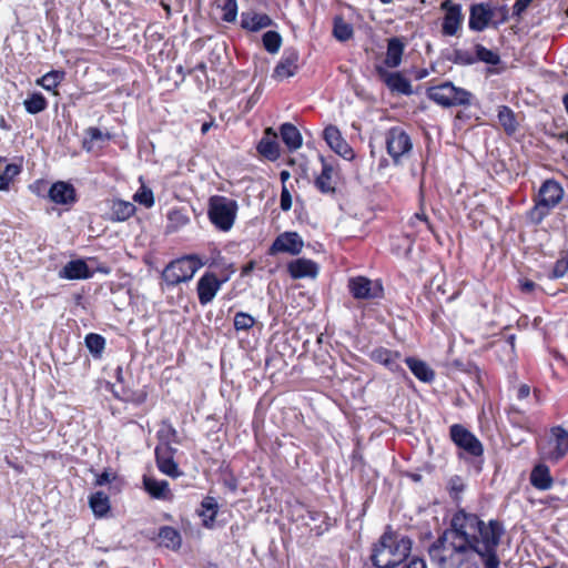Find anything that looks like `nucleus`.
<instances>
[{"mask_svg":"<svg viewBox=\"0 0 568 568\" xmlns=\"http://www.w3.org/2000/svg\"><path fill=\"white\" fill-rule=\"evenodd\" d=\"M455 526L459 527L467 538L469 552H476L485 568H499L500 560L496 554L504 527L498 520L484 523L474 514L464 510L455 515Z\"/></svg>","mask_w":568,"mask_h":568,"instance_id":"nucleus-1","label":"nucleus"},{"mask_svg":"<svg viewBox=\"0 0 568 568\" xmlns=\"http://www.w3.org/2000/svg\"><path fill=\"white\" fill-rule=\"evenodd\" d=\"M467 538L455 526V516L442 536L430 546L432 561L439 568H459L469 557Z\"/></svg>","mask_w":568,"mask_h":568,"instance_id":"nucleus-2","label":"nucleus"},{"mask_svg":"<svg viewBox=\"0 0 568 568\" xmlns=\"http://www.w3.org/2000/svg\"><path fill=\"white\" fill-rule=\"evenodd\" d=\"M412 550V540L402 534L387 530L374 546L372 561L378 568H393L402 564Z\"/></svg>","mask_w":568,"mask_h":568,"instance_id":"nucleus-3","label":"nucleus"},{"mask_svg":"<svg viewBox=\"0 0 568 568\" xmlns=\"http://www.w3.org/2000/svg\"><path fill=\"white\" fill-rule=\"evenodd\" d=\"M564 189L554 180H546L538 192L535 205L529 212V220L539 224L561 202Z\"/></svg>","mask_w":568,"mask_h":568,"instance_id":"nucleus-4","label":"nucleus"},{"mask_svg":"<svg viewBox=\"0 0 568 568\" xmlns=\"http://www.w3.org/2000/svg\"><path fill=\"white\" fill-rule=\"evenodd\" d=\"M237 210V202L226 196L214 195L209 201V219L215 227L223 232L232 229Z\"/></svg>","mask_w":568,"mask_h":568,"instance_id":"nucleus-5","label":"nucleus"},{"mask_svg":"<svg viewBox=\"0 0 568 568\" xmlns=\"http://www.w3.org/2000/svg\"><path fill=\"white\" fill-rule=\"evenodd\" d=\"M202 266L203 263L196 255H186L169 263L162 273V278L166 285L175 286L192 280Z\"/></svg>","mask_w":568,"mask_h":568,"instance_id":"nucleus-6","label":"nucleus"},{"mask_svg":"<svg viewBox=\"0 0 568 568\" xmlns=\"http://www.w3.org/2000/svg\"><path fill=\"white\" fill-rule=\"evenodd\" d=\"M427 95L430 100L443 106L467 105L470 103L471 98L469 91L455 87L452 82L429 88Z\"/></svg>","mask_w":568,"mask_h":568,"instance_id":"nucleus-7","label":"nucleus"},{"mask_svg":"<svg viewBox=\"0 0 568 568\" xmlns=\"http://www.w3.org/2000/svg\"><path fill=\"white\" fill-rule=\"evenodd\" d=\"M386 150L395 164H399L402 158L407 155L412 149L413 143L407 132L399 128H390L385 136Z\"/></svg>","mask_w":568,"mask_h":568,"instance_id":"nucleus-8","label":"nucleus"},{"mask_svg":"<svg viewBox=\"0 0 568 568\" xmlns=\"http://www.w3.org/2000/svg\"><path fill=\"white\" fill-rule=\"evenodd\" d=\"M540 453L544 458L559 460L568 453V432L561 426H555L546 443L540 445Z\"/></svg>","mask_w":568,"mask_h":568,"instance_id":"nucleus-9","label":"nucleus"},{"mask_svg":"<svg viewBox=\"0 0 568 568\" xmlns=\"http://www.w3.org/2000/svg\"><path fill=\"white\" fill-rule=\"evenodd\" d=\"M449 435L453 443L463 450L464 454L471 457H479L484 448L479 439L463 425L454 424L450 426Z\"/></svg>","mask_w":568,"mask_h":568,"instance_id":"nucleus-10","label":"nucleus"},{"mask_svg":"<svg viewBox=\"0 0 568 568\" xmlns=\"http://www.w3.org/2000/svg\"><path fill=\"white\" fill-rule=\"evenodd\" d=\"M440 8L445 13L442 22V33L447 37L456 36L464 21L460 4L454 3L452 0H445Z\"/></svg>","mask_w":568,"mask_h":568,"instance_id":"nucleus-11","label":"nucleus"},{"mask_svg":"<svg viewBox=\"0 0 568 568\" xmlns=\"http://www.w3.org/2000/svg\"><path fill=\"white\" fill-rule=\"evenodd\" d=\"M227 277L219 280L214 273L203 274L197 282V296L202 305H206L213 301Z\"/></svg>","mask_w":568,"mask_h":568,"instance_id":"nucleus-12","label":"nucleus"},{"mask_svg":"<svg viewBox=\"0 0 568 568\" xmlns=\"http://www.w3.org/2000/svg\"><path fill=\"white\" fill-rule=\"evenodd\" d=\"M324 140L328 144V146L342 156L345 160L352 161L355 156V153L351 145L346 142V140L342 136L339 130L334 125H328L325 128Z\"/></svg>","mask_w":568,"mask_h":568,"instance_id":"nucleus-13","label":"nucleus"},{"mask_svg":"<svg viewBox=\"0 0 568 568\" xmlns=\"http://www.w3.org/2000/svg\"><path fill=\"white\" fill-rule=\"evenodd\" d=\"M303 240L296 232H285L280 234L273 242L270 253L298 254L303 248Z\"/></svg>","mask_w":568,"mask_h":568,"instance_id":"nucleus-14","label":"nucleus"},{"mask_svg":"<svg viewBox=\"0 0 568 568\" xmlns=\"http://www.w3.org/2000/svg\"><path fill=\"white\" fill-rule=\"evenodd\" d=\"M376 72L392 92L404 95H410L413 93L409 80L399 72H389L384 67H376Z\"/></svg>","mask_w":568,"mask_h":568,"instance_id":"nucleus-15","label":"nucleus"},{"mask_svg":"<svg viewBox=\"0 0 568 568\" xmlns=\"http://www.w3.org/2000/svg\"><path fill=\"white\" fill-rule=\"evenodd\" d=\"M348 287L355 298H376L383 292V287L378 282H373L363 276L352 278Z\"/></svg>","mask_w":568,"mask_h":568,"instance_id":"nucleus-16","label":"nucleus"},{"mask_svg":"<svg viewBox=\"0 0 568 568\" xmlns=\"http://www.w3.org/2000/svg\"><path fill=\"white\" fill-rule=\"evenodd\" d=\"M298 59L300 54L296 50H285L273 71V78L281 81L293 77L298 69Z\"/></svg>","mask_w":568,"mask_h":568,"instance_id":"nucleus-17","label":"nucleus"},{"mask_svg":"<svg viewBox=\"0 0 568 568\" xmlns=\"http://www.w3.org/2000/svg\"><path fill=\"white\" fill-rule=\"evenodd\" d=\"M156 464L159 469L170 476L178 477L180 475L178 465L173 460V449L168 444H161L155 448Z\"/></svg>","mask_w":568,"mask_h":568,"instance_id":"nucleus-18","label":"nucleus"},{"mask_svg":"<svg viewBox=\"0 0 568 568\" xmlns=\"http://www.w3.org/2000/svg\"><path fill=\"white\" fill-rule=\"evenodd\" d=\"M49 199L60 205L73 204L77 200L75 190L70 183L59 181L51 185Z\"/></svg>","mask_w":568,"mask_h":568,"instance_id":"nucleus-19","label":"nucleus"},{"mask_svg":"<svg viewBox=\"0 0 568 568\" xmlns=\"http://www.w3.org/2000/svg\"><path fill=\"white\" fill-rule=\"evenodd\" d=\"M494 17V10L485 3L474 4L470 9L469 28L475 31L486 29Z\"/></svg>","mask_w":568,"mask_h":568,"instance_id":"nucleus-20","label":"nucleus"},{"mask_svg":"<svg viewBox=\"0 0 568 568\" xmlns=\"http://www.w3.org/2000/svg\"><path fill=\"white\" fill-rule=\"evenodd\" d=\"M369 358L378 364L384 365L392 372H399L400 367V354L393 352L384 347H377L369 354Z\"/></svg>","mask_w":568,"mask_h":568,"instance_id":"nucleus-21","label":"nucleus"},{"mask_svg":"<svg viewBox=\"0 0 568 568\" xmlns=\"http://www.w3.org/2000/svg\"><path fill=\"white\" fill-rule=\"evenodd\" d=\"M287 271L293 278H314L318 273V266L312 260L296 258L288 263Z\"/></svg>","mask_w":568,"mask_h":568,"instance_id":"nucleus-22","label":"nucleus"},{"mask_svg":"<svg viewBox=\"0 0 568 568\" xmlns=\"http://www.w3.org/2000/svg\"><path fill=\"white\" fill-rule=\"evenodd\" d=\"M90 276L91 272L83 260H72L59 271V277L65 280H83Z\"/></svg>","mask_w":568,"mask_h":568,"instance_id":"nucleus-23","label":"nucleus"},{"mask_svg":"<svg viewBox=\"0 0 568 568\" xmlns=\"http://www.w3.org/2000/svg\"><path fill=\"white\" fill-rule=\"evenodd\" d=\"M257 151L271 161L278 159L280 145L277 143V135L271 128L265 130V135L260 141Z\"/></svg>","mask_w":568,"mask_h":568,"instance_id":"nucleus-24","label":"nucleus"},{"mask_svg":"<svg viewBox=\"0 0 568 568\" xmlns=\"http://www.w3.org/2000/svg\"><path fill=\"white\" fill-rule=\"evenodd\" d=\"M322 160V172L315 180L316 187L322 193H334L336 181L334 179L335 170L332 164L327 163L323 158Z\"/></svg>","mask_w":568,"mask_h":568,"instance_id":"nucleus-25","label":"nucleus"},{"mask_svg":"<svg viewBox=\"0 0 568 568\" xmlns=\"http://www.w3.org/2000/svg\"><path fill=\"white\" fill-rule=\"evenodd\" d=\"M404 43L398 38H392L387 42V51L384 63L387 68H397L402 62L404 53Z\"/></svg>","mask_w":568,"mask_h":568,"instance_id":"nucleus-26","label":"nucleus"},{"mask_svg":"<svg viewBox=\"0 0 568 568\" xmlns=\"http://www.w3.org/2000/svg\"><path fill=\"white\" fill-rule=\"evenodd\" d=\"M272 24V20L267 14L247 12L242 14L241 26L250 31H258Z\"/></svg>","mask_w":568,"mask_h":568,"instance_id":"nucleus-27","label":"nucleus"},{"mask_svg":"<svg viewBox=\"0 0 568 568\" xmlns=\"http://www.w3.org/2000/svg\"><path fill=\"white\" fill-rule=\"evenodd\" d=\"M530 483L537 489H549L552 486V477L548 466L544 464L535 466L530 474Z\"/></svg>","mask_w":568,"mask_h":568,"instance_id":"nucleus-28","label":"nucleus"},{"mask_svg":"<svg viewBox=\"0 0 568 568\" xmlns=\"http://www.w3.org/2000/svg\"><path fill=\"white\" fill-rule=\"evenodd\" d=\"M144 489L156 499H168L171 496L169 483L166 480H158L152 477L144 476Z\"/></svg>","mask_w":568,"mask_h":568,"instance_id":"nucleus-29","label":"nucleus"},{"mask_svg":"<svg viewBox=\"0 0 568 568\" xmlns=\"http://www.w3.org/2000/svg\"><path fill=\"white\" fill-rule=\"evenodd\" d=\"M166 233H175L190 223V217L184 209H172L168 212Z\"/></svg>","mask_w":568,"mask_h":568,"instance_id":"nucleus-30","label":"nucleus"},{"mask_svg":"<svg viewBox=\"0 0 568 568\" xmlns=\"http://www.w3.org/2000/svg\"><path fill=\"white\" fill-rule=\"evenodd\" d=\"M135 213L133 203L122 200H114L111 204V220L112 221H126Z\"/></svg>","mask_w":568,"mask_h":568,"instance_id":"nucleus-31","label":"nucleus"},{"mask_svg":"<svg viewBox=\"0 0 568 568\" xmlns=\"http://www.w3.org/2000/svg\"><path fill=\"white\" fill-rule=\"evenodd\" d=\"M281 136L291 151H295L302 145V135L296 126L291 123H284L281 126Z\"/></svg>","mask_w":568,"mask_h":568,"instance_id":"nucleus-32","label":"nucleus"},{"mask_svg":"<svg viewBox=\"0 0 568 568\" xmlns=\"http://www.w3.org/2000/svg\"><path fill=\"white\" fill-rule=\"evenodd\" d=\"M160 544L166 548L176 550L181 547L182 538L180 532L170 526H164L159 530Z\"/></svg>","mask_w":568,"mask_h":568,"instance_id":"nucleus-33","label":"nucleus"},{"mask_svg":"<svg viewBox=\"0 0 568 568\" xmlns=\"http://www.w3.org/2000/svg\"><path fill=\"white\" fill-rule=\"evenodd\" d=\"M405 362L415 377L419 381L427 383L434 379V372L425 362L413 357H407Z\"/></svg>","mask_w":568,"mask_h":568,"instance_id":"nucleus-34","label":"nucleus"},{"mask_svg":"<svg viewBox=\"0 0 568 568\" xmlns=\"http://www.w3.org/2000/svg\"><path fill=\"white\" fill-rule=\"evenodd\" d=\"M23 105L28 113L38 114L47 109L48 101L42 93L33 92L23 101Z\"/></svg>","mask_w":568,"mask_h":568,"instance_id":"nucleus-35","label":"nucleus"},{"mask_svg":"<svg viewBox=\"0 0 568 568\" xmlns=\"http://www.w3.org/2000/svg\"><path fill=\"white\" fill-rule=\"evenodd\" d=\"M200 516L203 517V524L211 527L217 514V503L213 497H206L201 504Z\"/></svg>","mask_w":568,"mask_h":568,"instance_id":"nucleus-36","label":"nucleus"},{"mask_svg":"<svg viewBox=\"0 0 568 568\" xmlns=\"http://www.w3.org/2000/svg\"><path fill=\"white\" fill-rule=\"evenodd\" d=\"M90 507L95 516H104L110 509L109 497L102 493L98 491L90 497Z\"/></svg>","mask_w":568,"mask_h":568,"instance_id":"nucleus-37","label":"nucleus"},{"mask_svg":"<svg viewBox=\"0 0 568 568\" xmlns=\"http://www.w3.org/2000/svg\"><path fill=\"white\" fill-rule=\"evenodd\" d=\"M64 79L63 71H50L37 80V84L47 91H53Z\"/></svg>","mask_w":568,"mask_h":568,"instance_id":"nucleus-38","label":"nucleus"},{"mask_svg":"<svg viewBox=\"0 0 568 568\" xmlns=\"http://www.w3.org/2000/svg\"><path fill=\"white\" fill-rule=\"evenodd\" d=\"M498 120L507 133L511 134L516 131L517 122L515 114L508 106L503 105L499 108Z\"/></svg>","mask_w":568,"mask_h":568,"instance_id":"nucleus-39","label":"nucleus"},{"mask_svg":"<svg viewBox=\"0 0 568 568\" xmlns=\"http://www.w3.org/2000/svg\"><path fill=\"white\" fill-rule=\"evenodd\" d=\"M84 342L90 353L95 357L100 356L105 347V339L99 334H88Z\"/></svg>","mask_w":568,"mask_h":568,"instance_id":"nucleus-40","label":"nucleus"},{"mask_svg":"<svg viewBox=\"0 0 568 568\" xmlns=\"http://www.w3.org/2000/svg\"><path fill=\"white\" fill-rule=\"evenodd\" d=\"M20 173V166L17 164H7L3 172L0 173V191L9 190L12 180Z\"/></svg>","mask_w":568,"mask_h":568,"instance_id":"nucleus-41","label":"nucleus"},{"mask_svg":"<svg viewBox=\"0 0 568 568\" xmlns=\"http://www.w3.org/2000/svg\"><path fill=\"white\" fill-rule=\"evenodd\" d=\"M282 44V38L276 31H267L263 34V45L272 54L277 53Z\"/></svg>","mask_w":568,"mask_h":568,"instance_id":"nucleus-42","label":"nucleus"},{"mask_svg":"<svg viewBox=\"0 0 568 568\" xmlns=\"http://www.w3.org/2000/svg\"><path fill=\"white\" fill-rule=\"evenodd\" d=\"M333 33L337 40L346 41L352 38L353 28L349 23L345 22L343 19L337 18L334 21Z\"/></svg>","mask_w":568,"mask_h":568,"instance_id":"nucleus-43","label":"nucleus"},{"mask_svg":"<svg viewBox=\"0 0 568 568\" xmlns=\"http://www.w3.org/2000/svg\"><path fill=\"white\" fill-rule=\"evenodd\" d=\"M221 10L223 11L222 19L225 22H234L237 17V3L236 0H222L221 4H219Z\"/></svg>","mask_w":568,"mask_h":568,"instance_id":"nucleus-44","label":"nucleus"},{"mask_svg":"<svg viewBox=\"0 0 568 568\" xmlns=\"http://www.w3.org/2000/svg\"><path fill=\"white\" fill-rule=\"evenodd\" d=\"M449 61L459 65H469L476 61V58L469 51L456 49L452 52Z\"/></svg>","mask_w":568,"mask_h":568,"instance_id":"nucleus-45","label":"nucleus"},{"mask_svg":"<svg viewBox=\"0 0 568 568\" xmlns=\"http://www.w3.org/2000/svg\"><path fill=\"white\" fill-rule=\"evenodd\" d=\"M133 200L145 207H151L154 204L153 192L144 185L135 192Z\"/></svg>","mask_w":568,"mask_h":568,"instance_id":"nucleus-46","label":"nucleus"},{"mask_svg":"<svg viewBox=\"0 0 568 568\" xmlns=\"http://www.w3.org/2000/svg\"><path fill=\"white\" fill-rule=\"evenodd\" d=\"M255 320L247 313L239 312L234 316V327L236 331H246L251 328Z\"/></svg>","mask_w":568,"mask_h":568,"instance_id":"nucleus-47","label":"nucleus"},{"mask_svg":"<svg viewBox=\"0 0 568 568\" xmlns=\"http://www.w3.org/2000/svg\"><path fill=\"white\" fill-rule=\"evenodd\" d=\"M476 52H477V58L480 61H484L489 64H497L499 62L498 54L483 45H478L476 49Z\"/></svg>","mask_w":568,"mask_h":568,"instance_id":"nucleus-48","label":"nucleus"},{"mask_svg":"<svg viewBox=\"0 0 568 568\" xmlns=\"http://www.w3.org/2000/svg\"><path fill=\"white\" fill-rule=\"evenodd\" d=\"M159 437L162 440H166V444L169 445L170 442L178 443L176 440V430L172 427L171 424L163 423L160 430H159Z\"/></svg>","mask_w":568,"mask_h":568,"instance_id":"nucleus-49","label":"nucleus"},{"mask_svg":"<svg viewBox=\"0 0 568 568\" xmlns=\"http://www.w3.org/2000/svg\"><path fill=\"white\" fill-rule=\"evenodd\" d=\"M280 205L283 211H288L292 207V196L286 186L282 189Z\"/></svg>","mask_w":568,"mask_h":568,"instance_id":"nucleus-50","label":"nucleus"},{"mask_svg":"<svg viewBox=\"0 0 568 568\" xmlns=\"http://www.w3.org/2000/svg\"><path fill=\"white\" fill-rule=\"evenodd\" d=\"M568 271V258H560L556 262L554 267L555 277H561Z\"/></svg>","mask_w":568,"mask_h":568,"instance_id":"nucleus-51","label":"nucleus"},{"mask_svg":"<svg viewBox=\"0 0 568 568\" xmlns=\"http://www.w3.org/2000/svg\"><path fill=\"white\" fill-rule=\"evenodd\" d=\"M449 489L453 494L458 495L459 493H462L464 490L463 480L457 476L450 478L449 479Z\"/></svg>","mask_w":568,"mask_h":568,"instance_id":"nucleus-52","label":"nucleus"},{"mask_svg":"<svg viewBox=\"0 0 568 568\" xmlns=\"http://www.w3.org/2000/svg\"><path fill=\"white\" fill-rule=\"evenodd\" d=\"M532 2V0H517L513 7L515 16H520Z\"/></svg>","mask_w":568,"mask_h":568,"instance_id":"nucleus-53","label":"nucleus"},{"mask_svg":"<svg viewBox=\"0 0 568 568\" xmlns=\"http://www.w3.org/2000/svg\"><path fill=\"white\" fill-rule=\"evenodd\" d=\"M87 132H88V135L90 136V141L91 142H93V141H104L108 138L104 133H102L97 128H89Z\"/></svg>","mask_w":568,"mask_h":568,"instance_id":"nucleus-54","label":"nucleus"},{"mask_svg":"<svg viewBox=\"0 0 568 568\" xmlns=\"http://www.w3.org/2000/svg\"><path fill=\"white\" fill-rule=\"evenodd\" d=\"M529 394H530V387L526 384L519 385L516 389V397L518 399H525L529 396Z\"/></svg>","mask_w":568,"mask_h":568,"instance_id":"nucleus-55","label":"nucleus"},{"mask_svg":"<svg viewBox=\"0 0 568 568\" xmlns=\"http://www.w3.org/2000/svg\"><path fill=\"white\" fill-rule=\"evenodd\" d=\"M406 568H427L425 560L420 558H414L409 561Z\"/></svg>","mask_w":568,"mask_h":568,"instance_id":"nucleus-56","label":"nucleus"},{"mask_svg":"<svg viewBox=\"0 0 568 568\" xmlns=\"http://www.w3.org/2000/svg\"><path fill=\"white\" fill-rule=\"evenodd\" d=\"M111 481V476L109 473L104 471L97 477V485L102 486Z\"/></svg>","mask_w":568,"mask_h":568,"instance_id":"nucleus-57","label":"nucleus"},{"mask_svg":"<svg viewBox=\"0 0 568 568\" xmlns=\"http://www.w3.org/2000/svg\"><path fill=\"white\" fill-rule=\"evenodd\" d=\"M414 220L418 221L419 223H424L426 225L427 229L430 227V224L428 222V219L427 216L422 212V213H416L414 215Z\"/></svg>","mask_w":568,"mask_h":568,"instance_id":"nucleus-58","label":"nucleus"},{"mask_svg":"<svg viewBox=\"0 0 568 568\" xmlns=\"http://www.w3.org/2000/svg\"><path fill=\"white\" fill-rule=\"evenodd\" d=\"M534 287H535V284L532 282H529V281L525 282L523 284V290H525V291H531Z\"/></svg>","mask_w":568,"mask_h":568,"instance_id":"nucleus-59","label":"nucleus"},{"mask_svg":"<svg viewBox=\"0 0 568 568\" xmlns=\"http://www.w3.org/2000/svg\"><path fill=\"white\" fill-rule=\"evenodd\" d=\"M562 104L565 106V110L568 114V93L562 97Z\"/></svg>","mask_w":568,"mask_h":568,"instance_id":"nucleus-60","label":"nucleus"},{"mask_svg":"<svg viewBox=\"0 0 568 568\" xmlns=\"http://www.w3.org/2000/svg\"><path fill=\"white\" fill-rule=\"evenodd\" d=\"M288 176H290V173H288L287 171H283V172L281 173V179H282V181H283V182H284L286 179H288Z\"/></svg>","mask_w":568,"mask_h":568,"instance_id":"nucleus-61","label":"nucleus"},{"mask_svg":"<svg viewBox=\"0 0 568 568\" xmlns=\"http://www.w3.org/2000/svg\"><path fill=\"white\" fill-rule=\"evenodd\" d=\"M497 12H500V13H501V16H503V20H505V19H506V9H504V8H497Z\"/></svg>","mask_w":568,"mask_h":568,"instance_id":"nucleus-62","label":"nucleus"},{"mask_svg":"<svg viewBox=\"0 0 568 568\" xmlns=\"http://www.w3.org/2000/svg\"><path fill=\"white\" fill-rule=\"evenodd\" d=\"M209 128H210V124L204 123V124L202 125V132H203V133H205V132L209 130Z\"/></svg>","mask_w":568,"mask_h":568,"instance_id":"nucleus-63","label":"nucleus"},{"mask_svg":"<svg viewBox=\"0 0 568 568\" xmlns=\"http://www.w3.org/2000/svg\"><path fill=\"white\" fill-rule=\"evenodd\" d=\"M410 223H412V225H414V226H415V225H416L417 223H419V222H418V221H416V220H414V216H413V217H412V220H410Z\"/></svg>","mask_w":568,"mask_h":568,"instance_id":"nucleus-64","label":"nucleus"}]
</instances>
